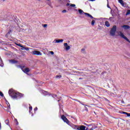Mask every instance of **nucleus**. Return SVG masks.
Here are the masks:
<instances>
[{
  "label": "nucleus",
  "instance_id": "obj_1",
  "mask_svg": "<svg viewBox=\"0 0 130 130\" xmlns=\"http://www.w3.org/2000/svg\"><path fill=\"white\" fill-rule=\"evenodd\" d=\"M9 94L12 98L13 99H16V98H21V97H23V94L22 93H19L17 91L11 89L9 91Z\"/></svg>",
  "mask_w": 130,
  "mask_h": 130
},
{
  "label": "nucleus",
  "instance_id": "obj_2",
  "mask_svg": "<svg viewBox=\"0 0 130 130\" xmlns=\"http://www.w3.org/2000/svg\"><path fill=\"white\" fill-rule=\"evenodd\" d=\"M78 12H79L80 15H84V14L86 16H87V17H89V18H91V19H95L90 14L84 12V11L81 9H79Z\"/></svg>",
  "mask_w": 130,
  "mask_h": 130
},
{
  "label": "nucleus",
  "instance_id": "obj_3",
  "mask_svg": "<svg viewBox=\"0 0 130 130\" xmlns=\"http://www.w3.org/2000/svg\"><path fill=\"white\" fill-rule=\"evenodd\" d=\"M116 26L114 25L113 27L111 28V31H110V35L111 36H115V32H116Z\"/></svg>",
  "mask_w": 130,
  "mask_h": 130
},
{
  "label": "nucleus",
  "instance_id": "obj_4",
  "mask_svg": "<svg viewBox=\"0 0 130 130\" xmlns=\"http://www.w3.org/2000/svg\"><path fill=\"white\" fill-rule=\"evenodd\" d=\"M118 36H120V37H121L122 38H123L124 39H125V40H126L127 42H129V43H130L129 40H128V39H127V38H126V37L124 36V35L123 34V33H122V32L119 31L118 32Z\"/></svg>",
  "mask_w": 130,
  "mask_h": 130
},
{
  "label": "nucleus",
  "instance_id": "obj_5",
  "mask_svg": "<svg viewBox=\"0 0 130 130\" xmlns=\"http://www.w3.org/2000/svg\"><path fill=\"white\" fill-rule=\"evenodd\" d=\"M61 119L64 121V122H66L68 125H70L71 122L64 116L63 115H62L61 116Z\"/></svg>",
  "mask_w": 130,
  "mask_h": 130
},
{
  "label": "nucleus",
  "instance_id": "obj_6",
  "mask_svg": "<svg viewBox=\"0 0 130 130\" xmlns=\"http://www.w3.org/2000/svg\"><path fill=\"white\" fill-rule=\"evenodd\" d=\"M20 68L22 71L23 72V73H25V74H28L29 72H30L29 68H25L24 66H21Z\"/></svg>",
  "mask_w": 130,
  "mask_h": 130
},
{
  "label": "nucleus",
  "instance_id": "obj_7",
  "mask_svg": "<svg viewBox=\"0 0 130 130\" xmlns=\"http://www.w3.org/2000/svg\"><path fill=\"white\" fill-rule=\"evenodd\" d=\"M31 53L33 55H42V53L40 51L37 50L32 51Z\"/></svg>",
  "mask_w": 130,
  "mask_h": 130
},
{
  "label": "nucleus",
  "instance_id": "obj_8",
  "mask_svg": "<svg viewBox=\"0 0 130 130\" xmlns=\"http://www.w3.org/2000/svg\"><path fill=\"white\" fill-rule=\"evenodd\" d=\"M89 129L88 127H86L84 125H80L79 127L78 130H88Z\"/></svg>",
  "mask_w": 130,
  "mask_h": 130
},
{
  "label": "nucleus",
  "instance_id": "obj_9",
  "mask_svg": "<svg viewBox=\"0 0 130 130\" xmlns=\"http://www.w3.org/2000/svg\"><path fill=\"white\" fill-rule=\"evenodd\" d=\"M61 42H63V40H55L53 41V43H61Z\"/></svg>",
  "mask_w": 130,
  "mask_h": 130
},
{
  "label": "nucleus",
  "instance_id": "obj_10",
  "mask_svg": "<svg viewBox=\"0 0 130 130\" xmlns=\"http://www.w3.org/2000/svg\"><path fill=\"white\" fill-rule=\"evenodd\" d=\"M118 3L122 6V7H126V3H123V1L122 0H118Z\"/></svg>",
  "mask_w": 130,
  "mask_h": 130
},
{
  "label": "nucleus",
  "instance_id": "obj_11",
  "mask_svg": "<svg viewBox=\"0 0 130 130\" xmlns=\"http://www.w3.org/2000/svg\"><path fill=\"white\" fill-rule=\"evenodd\" d=\"M7 106L5 107V110H7V111H10L11 110V106L10 105V104L8 102L7 103Z\"/></svg>",
  "mask_w": 130,
  "mask_h": 130
},
{
  "label": "nucleus",
  "instance_id": "obj_12",
  "mask_svg": "<svg viewBox=\"0 0 130 130\" xmlns=\"http://www.w3.org/2000/svg\"><path fill=\"white\" fill-rule=\"evenodd\" d=\"M121 28H123L124 30H128V29H130V26L127 25H124L121 26Z\"/></svg>",
  "mask_w": 130,
  "mask_h": 130
},
{
  "label": "nucleus",
  "instance_id": "obj_13",
  "mask_svg": "<svg viewBox=\"0 0 130 130\" xmlns=\"http://www.w3.org/2000/svg\"><path fill=\"white\" fill-rule=\"evenodd\" d=\"M64 46L65 47L66 50L68 51V50H69V49H71V47L70 46L68 45V43H65L64 44Z\"/></svg>",
  "mask_w": 130,
  "mask_h": 130
},
{
  "label": "nucleus",
  "instance_id": "obj_14",
  "mask_svg": "<svg viewBox=\"0 0 130 130\" xmlns=\"http://www.w3.org/2000/svg\"><path fill=\"white\" fill-rule=\"evenodd\" d=\"M71 127H72V128H73V129L79 130V125L73 124V125H71Z\"/></svg>",
  "mask_w": 130,
  "mask_h": 130
},
{
  "label": "nucleus",
  "instance_id": "obj_15",
  "mask_svg": "<svg viewBox=\"0 0 130 130\" xmlns=\"http://www.w3.org/2000/svg\"><path fill=\"white\" fill-rule=\"evenodd\" d=\"M9 62L12 64H14V63H17V62H18V61L14 59H11V60H9Z\"/></svg>",
  "mask_w": 130,
  "mask_h": 130
},
{
  "label": "nucleus",
  "instance_id": "obj_16",
  "mask_svg": "<svg viewBox=\"0 0 130 130\" xmlns=\"http://www.w3.org/2000/svg\"><path fill=\"white\" fill-rule=\"evenodd\" d=\"M105 25H106V27H110V24L109 23V22L108 21H106L105 22Z\"/></svg>",
  "mask_w": 130,
  "mask_h": 130
},
{
  "label": "nucleus",
  "instance_id": "obj_17",
  "mask_svg": "<svg viewBox=\"0 0 130 130\" xmlns=\"http://www.w3.org/2000/svg\"><path fill=\"white\" fill-rule=\"evenodd\" d=\"M122 114H126V115H127V116L128 117H129L130 116V113H127V112H122Z\"/></svg>",
  "mask_w": 130,
  "mask_h": 130
},
{
  "label": "nucleus",
  "instance_id": "obj_18",
  "mask_svg": "<svg viewBox=\"0 0 130 130\" xmlns=\"http://www.w3.org/2000/svg\"><path fill=\"white\" fill-rule=\"evenodd\" d=\"M9 122H10V121H9V119H7V120H5V123L6 124H7V125H10L9 124Z\"/></svg>",
  "mask_w": 130,
  "mask_h": 130
},
{
  "label": "nucleus",
  "instance_id": "obj_19",
  "mask_svg": "<svg viewBox=\"0 0 130 130\" xmlns=\"http://www.w3.org/2000/svg\"><path fill=\"white\" fill-rule=\"evenodd\" d=\"M70 7H72V8H75V9H77V7H76V5H75V4H71Z\"/></svg>",
  "mask_w": 130,
  "mask_h": 130
},
{
  "label": "nucleus",
  "instance_id": "obj_20",
  "mask_svg": "<svg viewBox=\"0 0 130 130\" xmlns=\"http://www.w3.org/2000/svg\"><path fill=\"white\" fill-rule=\"evenodd\" d=\"M128 15H130V10H127V12L126 13V16H128Z\"/></svg>",
  "mask_w": 130,
  "mask_h": 130
},
{
  "label": "nucleus",
  "instance_id": "obj_21",
  "mask_svg": "<svg viewBox=\"0 0 130 130\" xmlns=\"http://www.w3.org/2000/svg\"><path fill=\"white\" fill-rule=\"evenodd\" d=\"M32 106H30L29 107V113H31V111H32Z\"/></svg>",
  "mask_w": 130,
  "mask_h": 130
},
{
  "label": "nucleus",
  "instance_id": "obj_22",
  "mask_svg": "<svg viewBox=\"0 0 130 130\" xmlns=\"http://www.w3.org/2000/svg\"><path fill=\"white\" fill-rule=\"evenodd\" d=\"M95 25V21L94 20H92L91 21V25L94 26Z\"/></svg>",
  "mask_w": 130,
  "mask_h": 130
},
{
  "label": "nucleus",
  "instance_id": "obj_23",
  "mask_svg": "<svg viewBox=\"0 0 130 130\" xmlns=\"http://www.w3.org/2000/svg\"><path fill=\"white\" fill-rule=\"evenodd\" d=\"M61 78V75H57L56 76V79H60Z\"/></svg>",
  "mask_w": 130,
  "mask_h": 130
},
{
  "label": "nucleus",
  "instance_id": "obj_24",
  "mask_svg": "<svg viewBox=\"0 0 130 130\" xmlns=\"http://www.w3.org/2000/svg\"><path fill=\"white\" fill-rule=\"evenodd\" d=\"M81 52L82 53H85V48H83L81 49Z\"/></svg>",
  "mask_w": 130,
  "mask_h": 130
},
{
  "label": "nucleus",
  "instance_id": "obj_25",
  "mask_svg": "<svg viewBox=\"0 0 130 130\" xmlns=\"http://www.w3.org/2000/svg\"><path fill=\"white\" fill-rule=\"evenodd\" d=\"M11 33H12V30H10L8 33L7 35H10V34H11Z\"/></svg>",
  "mask_w": 130,
  "mask_h": 130
},
{
  "label": "nucleus",
  "instance_id": "obj_26",
  "mask_svg": "<svg viewBox=\"0 0 130 130\" xmlns=\"http://www.w3.org/2000/svg\"><path fill=\"white\" fill-rule=\"evenodd\" d=\"M14 120L15 122H16L17 125L19 124V122H18V120H17V119H15Z\"/></svg>",
  "mask_w": 130,
  "mask_h": 130
},
{
  "label": "nucleus",
  "instance_id": "obj_27",
  "mask_svg": "<svg viewBox=\"0 0 130 130\" xmlns=\"http://www.w3.org/2000/svg\"><path fill=\"white\" fill-rule=\"evenodd\" d=\"M0 96H1L2 97H4V93H3L2 91H0Z\"/></svg>",
  "mask_w": 130,
  "mask_h": 130
},
{
  "label": "nucleus",
  "instance_id": "obj_28",
  "mask_svg": "<svg viewBox=\"0 0 130 130\" xmlns=\"http://www.w3.org/2000/svg\"><path fill=\"white\" fill-rule=\"evenodd\" d=\"M16 45L17 46H20V47H23V46L21 45V44H17Z\"/></svg>",
  "mask_w": 130,
  "mask_h": 130
},
{
  "label": "nucleus",
  "instance_id": "obj_29",
  "mask_svg": "<svg viewBox=\"0 0 130 130\" xmlns=\"http://www.w3.org/2000/svg\"><path fill=\"white\" fill-rule=\"evenodd\" d=\"M43 93H44V94L46 93V95H47V93H48V92H47V91H45L43 90Z\"/></svg>",
  "mask_w": 130,
  "mask_h": 130
},
{
  "label": "nucleus",
  "instance_id": "obj_30",
  "mask_svg": "<svg viewBox=\"0 0 130 130\" xmlns=\"http://www.w3.org/2000/svg\"><path fill=\"white\" fill-rule=\"evenodd\" d=\"M62 13H67V10H63V11H62Z\"/></svg>",
  "mask_w": 130,
  "mask_h": 130
},
{
  "label": "nucleus",
  "instance_id": "obj_31",
  "mask_svg": "<svg viewBox=\"0 0 130 130\" xmlns=\"http://www.w3.org/2000/svg\"><path fill=\"white\" fill-rule=\"evenodd\" d=\"M49 52H50V53H51V54H52V55L54 54V52H53V51H50Z\"/></svg>",
  "mask_w": 130,
  "mask_h": 130
},
{
  "label": "nucleus",
  "instance_id": "obj_32",
  "mask_svg": "<svg viewBox=\"0 0 130 130\" xmlns=\"http://www.w3.org/2000/svg\"><path fill=\"white\" fill-rule=\"evenodd\" d=\"M38 108L37 107H36L35 109H34V111H37Z\"/></svg>",
  "mask_w": 130,
  "mask_h": 130
},
{
  "label": "nucleus",
  "instance_id": "obj_33",
  "mask_svg": "<svg viewBox=\"0 0 130 130\" xmlns=\"http://www.w3.org/2000/svg\"><path fill=\"white\" fill-rule=\"evenodd\" d=\"M43 27H44V28H46V27H47V24H44Z\"/></svg>",
  "mask_w": 130,
  "mask_h": 130
},
{
  "label": "nucleus",
  "instance_id": "obj_34",
  "mask_svg": "<svg viewBox=\"0 0 130 130\" xmlns=\"http://www.w3.org/2000/svg\"><path fill=\"white\" fill-rule=\"evenodd\" d=\"M107 7H108L109 9H110V7H109V5H108V4H107Z\"/></svg>",
  "mask_w": 130,
  "mask_h": 130
},
{
  "label": "nucleus",
  "instance_id": "obj_35",
  "mask_svg": "<svg viewBox=\"0 0 130 130\" xmlns=\"http://www.w3.org/2000/svg\"><path fill=\"white\" fill-rule=\"evenodd\" d=\"M89 2H95V0H88Z\"/></svg>",
  "mask_w": 130,
  "mask_h": 130
},
{
  "label": "nucleus",
  "instance_id": "obj_36",
  "mask_svg": "<svg viewBox=\"0 0 130 130\" xmlns=\"http://www.w3.org/2000/svg\"><path fill=\"white\" fill-rule=\"evenodd\" d=\"M61 111H63V110H62V109H60V113H61Z\"/></svg>",
  "mask_w": 130,
  "mask_h": 130
},
{
  "label": "nucleus",
  "instance_id": "obj_37",
  "mask_svg": "<svg viewBox=\"0 0 130 130\" xmlns=\"http://www.w3.org/2000/svg\"><path fill=\"white\" fill-rule=\"evenodd\" d=\"M67 7H68V6H70V4H69V3H68V4H67Z\"/></svg>",
  "mask_w": 130,
  "mask_h": 130
},
{
  "label": "nucleus",
  "instance_id": "obj_38",
  "mask_svg": "<svg viewBox=\"0 0 130 130\" xmlns=\"http://www.w3.org/2000/svg\"><path fill=\"white\" fill-rule=\"evenodd\" d=\"M89 130H94V129L93 128H91Z\"/></svg>",
  "mask_w": 130,
  "mask_h": 130
},
{
  "label": "nucleus",
  "instance_id": "obj_39",
  "mask_svg": "<svg viewBox=\"0 0 130 130\" xmlns=\"http://www.w3.org/2000/svg\"><path fill=\"white\" fill-rule=\"evenodd\" d=\"M75 11H76V12H78V10L77 9H75Z\"/></svg>",
  "mask_w": 130,
  "mask_h": 130
},
{
  "label": "nucleus",
  "instance_id": "obj_40",
  "mask_svg": "<svg viewBox=\"0 0 130 130\" xmlns=\"http://www.w3.org/2000/svg\"><path fill=\"white\" fill-rule=\"evenodd\" d=\"M55 97H57V95H55Z\"/></svg>",
  "mask_w": 130,
  "mask_h": 130
},
{
  "label": "nucleus",
  "instance_id": "obj_41",
  "mask_svg": "<svg viewBox=\"0 0 130 130\" xmlns=\"http://www.w3.org/2000/svg\"><path fill=\"white\" fill-rule=\"evenodd\" d=\"M47 1H48V2H49V0H47Z\"/></svg>",
  "mask_w": 130,
  "mask_h": 130
},
{
  "label": "nucleus",
  "instance_id": "obj_42",
  "mask_svg": "<svg viewBox=\"0 0 130 130\" xmlns=\"http://www.w3.org/2000/svg\"><path fill=\"white\" fill-rule=\"evenodd\" d=\"M3 1H6V0H3Z\"/></svg>",
  "mask_w": 130,
  "mask_h": 130
},
{
  "label": "nucleus",
  "instance_id": "obj_43",
  "mask_svg": "<svg viewBox=\"0 0 130 130\" xmlns=\"http://www.w3.org/2000/svg\"><path fill=\"white\" fill-rule=\"evenodd\" d=\"M108 2V0H107Z\"/></svg>",
  "mask_w": 130,
  "mask_h": 130
}]
</instances>
